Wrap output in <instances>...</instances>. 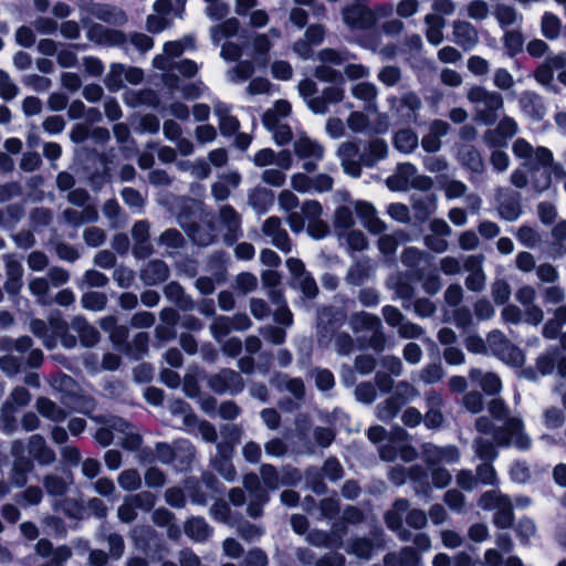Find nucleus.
<instances>
[{
	"label": "nucleus",
	"instance_id": "obj_5",
	"mask_svg": "<svg viewBox=\"0 0 566 566\" xmlns=\"http://www.w3.org/2000/svg\"><path fill=\"white\" fill-rule=\"evenodd\" d=\"M295 155L304 160L303 169L313 172L317 169V163L324 158V146L305 134H298L293 144Z\"/></svg>",
	"mask_w": 566,
	"mask_h": 566
},
{
	"label": "nucleus",
	"instance_id": "obj_9",
	"mask_svg": "<svg viewBox=\"0 0 566 566\" xmlns=\"http://www.w3.org/2000/svg\"><path fill=\"white\" fill-rule=\"evenodd\" d=\"M262 232L271 238V243L282 252L289 253L292 250L291 240L287 232L282 228L280 218H268L262 226Z\"/></svg>",
	"mask_w": 566,
	"mask_h": 566
},
{
	"label": "nucleus",
	"instance_id": "obj_35",
	"mask_svg": "<svg viewBox=\"0 0 566 566\" xmlns=\"http://www.w3.org/2000/svg\"><path fill=\"white\" fill-rule=\"evenodd\" d=\"M355 224L352 209L348 207H339L335 210L334 227L337 237L344 232L352 230Z\"/></svg>",
	"mask_w": 566,
	"mask_h": 566
},
{
	"label": "nucleus",
	"instance_id": "obj_57",
	"mask_svg": "<svg viewBox=\"0 0 566 566\" xmlns=\"http://www.w3.org/2000/svg\"><path fill=\"white\" fill-rule=\"evenodd\" d=\"M248 200L254 209H265L264 205L272 201V193L264 188H256L249 195Z\"/></svg>",
	"mask_w": 566,
	"mask_h": 566
},
{
	"label": "nucleus",
	"instance_id": "obj_62",
	"mask_svg": "<svg viewBox=\"0 0 566 566\" xmlns=\"http://www.w3.org/2000/svg\"><path fill=\"white\" fill-rule=\"evenodd\" d=\"M263 182L270 185V186H273V187H281L284 185L285 182V174H284V170L282 169H277V168H270V169H265L263 172H262V176H261Z\"/></svg>",
	"mask_w": 566,
	"mask_h": 566
},
{
	"label": "nucleus",
	"instance_id": "obj_51",
	"mask_svg": "<svg viewBox=\"0 0 566 566\" xmlns=\"http://www.w3.org/2000/svg\"><path fill=\"white\" fill-rule=\"evenodd\" d=\"M467 13L473 20H485L490 14V8L484 0H473L468 4Z\"/></svg>",
	"mask_w": 566,
	"mask_h": 566
},
{
	"label": "nucleus",
	"instance_id": "obj_41",
	"mask_svg": "<svg viewBox=\"0 0 566 566\" xmlns=\"http://www.w3.org/2000/svg\"><path fill=\"white\" fill-rule=\"evenodd\" d=\"M65 220L72 224H81L84 222H95L97 220V213L92 208H86L82 212L76 210L67 209L63 213Z\"/></svg>",
	"mask_w": 566,
	"mask_h": 566
},
{
	"label": "nucleus",
	"instance_id": "obj_43",
	"mask_svg": "<svg viewBox=\"0 0 566 566\" xmlns=\"http://www.w3.org/2000/svg\"><path fill=\"white\" fill-rule=\"evenodd\" d=\"M255 66H259L254 61H241L232 70L230 77L232 82H242L249 78L254 72Z\"/></svg>",
	"mask_w": 566,
	"mask_h": 566
},
{
	"label": "nucleus",
	"instance_id": "obj_59",
	"mask_svg": "<svg viewBox=\"0 0 566 566\" xmlns=\"http://www.w3.org/2000/svg\"><path fill=\"white\" fill-rule=\"evenodd\" d=\"M503 42L505 48L510 51V53L515 54L516 52L522 50L524 39L520 31L512 30L505 33Z\"/></svg>",
	"mask_w": 566,
	"mask_h": 566
},
{
	"label": "nucleus",
	"instance_id": "obj_52",
	"mask_svg": "<svg viewBox=\"0 0 566 566\" xmlns=\"http://www.w3.org/2000/svg\"><path fill=\"white\" fill-rule=\"evenodd\" d=\"M81 302L86 310L101 311L106 305V296L97 292L85 293Z\"/></svg>",
	"mask_w": 566,
	"mask_h": 566
},
{
	"label": "nucleus",
	"instance_id": "obj_39",
	"mask_svg": "<svg viewBox=\"0 0 566 566\" xmlns=\"http://www.w3.org/2000/svg\"><path fill=\"white\" fill-rule=\"evenodd\" d=\"M401 406L397 397L392 396L377 406V417L382 421H389L397 416Z\"/></svg>",
	"mask_w": 566,
	"mask_h": 566
},
{
	"label": "nucleus",
	"instance_id": "obj_55",
	"mask_svg": "<svg viewBox=\"0 0 566 566\" xmlns=\"http://www.w3.org/2000/svg\"><path fill=\"white\" fill-rule=\"evenodd\" d=\"M467 349L474 354H486L490 352L486 339L476 334H470L464 338Z\"/></svg>",
	"mask_w": 566,
	"mask_h": 566
},
{
	"label": "nucleus",
	"instance_id": "obj_26",
	"mask_svg": "<svg viewBox=\"0 0 566 566\" xmlns=\"http://www.w3.org/2000/svg\"><path fill=\"white\" fill-rule=\"evenodd\" d=\"M520 104L523 111L535 119H541L545 114V107L538 95L525 92L520 97Z\"/></svg>",
	"mask_w": 566,
	"mask_h": 566
},
{
	"label": "nucleus",
	"instance_id": "obj_4",
	"mask_svg": "<svg viewBox=\"0 0 566 566\" xmlns=\"http://www.w3.org/2000/svg\"><path fill=\"white\" fill-rule=\"evenodd\" d=\"M490 352L505 364L522 366L524 354L500 329H493L486 335Z\"/></svg>",
	"mask_w": 566,
	"mask_h": 566
},
{
	"label": "nucleus",
	"instance_id": "obj_19",
	"mask_svg": "<svg viewBox=\"0 0 566 566\" xmlns=\"http://www.w3.org/2000/svg\"><path fill=\"white\" fill-rule=\"evenodd\" d=\"M113 429L117 432V440L128 450H136L142 443V439L137 433L130 431V426L122 419L113 422Z\"/></svg>",
	"mask_w": 566,
	"mask_h": 566
},
{
	"label": "nucleus",
	"instance_id": "obj_2",
	"mask_svg": "<svg viewBox=\"0 0 566 566\" xmlns=\"http://www.w3.org/2000/svg\"><path fill=\"white\" fill-rule=\"evenodd\" d=\"M467 98L474 105L478 118L488 125L496 120L497 112L503 107L502 95L482 86L471 87L467 94Z\"/></svg>",
	"mask_w": 566,
	"mask_h": 566
},
{
	"label": "nucleus",
	"instance_id": "obj_46",
	"mask_svg": "<svg viewBox=\"0 0 566 566\" xmlns=\"http://www.w3.org/2000/svg\"><path fill=\"white\" fill-rule=\"evenodd\" d=\"M340 240H345L349 249L360 251L367 247V240L359 230L352 229L338 235Z\"/></svg>",
	"mask_w": 566,
	"mask_h": 566
},
{
	"label": "nucleus",
	"instance_id": "obj_31",
	"mask_svg": "<svg viewBox=\"0 0 566 566\" xmlns=\"http://www.w3.org/2000/svg\"><path fill=\"white\" fill-rule=\"evenodd\" d=\"M186 534L193 541L202 542L211 534V528L203 518L192 517L185 524Z\"/></svg>",
	"mask_w": 566,
	"mask_h": 566
},
{
	"label": "nucleus",
	"instance_id": "obj_36",
	"mask_svg": "<svg viewBox=\"0 0 566 566\" xmlns=\"http://www.w3.org/2000/svg\"><path fill=\"white\" fill-rule=\"evenodd\" d=\"M126 66L119 63L111 65V70L105 78V84L112 91H118L125 83Z\"/></svg>",
	"mask_w": 566,
	"mask_h": 566
},
{
	"label": "nucleus",
	"instance_id": "obj_34",
	"mask_svg": "<svg viewBox=\"0 0 566 566\" xmlns=\"http://www.w3.org/2000/svg\"><path fill=\"white\" fill-rule=\"evenodd\" d=\"M352 94L354 97L366 102L367 108L376 111L375 99L377 97V87L371 83L361 82L353 86Z\"/></svg>",
	"mask_w": 566,
	"mask_h": 566
},
{
	"label": "nucleus",
	"instance_id": "obj_56",
	"mask_svg": "<svg viewBox=\"0 0 566 566\" xmlns=\"http://www.w3.org/2000/svg\"><path fill=\"white\" fill-rule=\"evenodd\" d=\"M494 15L502 27H509L514 24L518 17L515 10L507 6H499L495 9Z\"/></svg>",
	"mask_w": 566,
	"mask_h": 566
},
{
	"label": "nucleus",
	"instance_id": "obj_15",
	"mask_svg": "<svg viewBox=\"0 0 566 566\" xmlns=\"http://www.w3.org/2000/svg\"><path fill=\"white\" fill-rule=\"evenodd\" d=\"M422 452L426 461L430 464L441 462L454 463L460 459L458 449L451 446L439 448L434 444L427 443L423 444Z\"/></svg>",
	"mask_w": 566,
	"mask_h": 566
},
{
	"label": "nucleus",
	"instance_id": "obj_3",
	"mask_svg": "<svg viewBox=\"0 0 566 566\" xmlns=\"http://www.w3.org/2000/svg\"><path fill=\"white\" fill-rule=\"evenodd\" d=\"M494 442L499 447H515L518 450L525 451L531 448L532 440L525 432L524 421L520 417H511L503 423V426L493 430Z\"/></svg>",
	"mask_w": 566,
	"mask_h": 566
},
{
	"label": "nucleus",
	"instance_id": "obj_42",
	"mask_svg": "<svg viewBox=\"0 0 566 566\" xmlns=\"http://www.w3.org/2000/svg\"><path fill=\"white\" fill-rule=\"evenodd\" d=\"M474 451L481 460L492 461L497 457L494 444L483 438H478L473 443Z\"/></svg>",
	"mask_w": 566,
	"mask_h": 566
},
{
	"label": "nucleus",
	"instance_id": "obj_63",
	"mask_svg": "<svg viewBox=\"0 0 566 566\" xmlns=\"http://www.w3.org/2000/svg\"><path fill=\"white\" fill-rule=\"evenodd\" d=\"M488 410L495 420H504L505 422L507 418H511L509 408L506 407L502 399L491 400Z\"/></svg>",
	"mask_w": 566,
	"mask_h": 566
},
{
	"label": "nucleus",
	"instance_id": "obj_11",
	"mask_svg": "<svg viewBox=\"0 0 566 566\" xmlns=\"http://www.w3.org/2000/svg\"><path fill=\"white\" fill-rule=\"evenodd\" d=\"M359 148L353 142H344L338 146L337 156L346 174L358 177L360 175Z\"/></svg>",
	"mask_w": 566,
	"mask_h": 566
},
{
	"label": "nucleus",
	"instance_id": "obj_17",
	"mask_svg": "<svg viewBox=\"0 0 566 566\" xmlns=\"http://www.w3.org/2000/svg\"><path fill=\"white\" fill-rule=\"evenodd\" d=\"M469 377L472 381L478 382L488 395H495L502 388L501 379L494 373H484L479 368H472Z\"/></svg>",
	"mask_w": 566,
	"mask_h": 566
},
{
	"label": "nucleus",
	"instance_id": "obj_13",
	"mask_svg": "<svg viewBox=\"0 0 566 566\" xmlns=\"http://www.w3.org/2000/svg\"><path fill=\"white\" fill-rule=\"evenodd\" d=\"M281 36V31L276 28H271L266 33L256 34L253 38V52L255 54V62L259 67H265L269 62L268 53L272 48V39L276 40Z\"/></svg>",
	"mask_w": 566,
	"mask_h": 566
},
{
	"label": "nucleus",
	"instance_id": "obj_47",
	"mask_svg": "<svg viewBox=\"0 0 566 566\" xmlns=\"http://www.w3.org/2000/svg\"><path fill=\"white\" fill-rule=\"evenodd\" d=\"M518 242L526 248H534L541 243V235L532 227L523 226L516 231Z\"/></svg>",
	"mask_w": 566,
	"mask_h": 566
},
{
	"label": "nucleus",
	"instance_id": "obj_20",
	"mask_svg": "<svg viewBox=\"0 0 566 566\" xmlns=\"http://www.w3.org/2000/svg\"><path fill=\"white\" fill-rule=\"evenodd\" d=\"M442 398L434 391H430L427 396L428 411L424 416V423L428 428H438L443 422V416L440 410Z\"/></svg>",
	"mask_w": 566,
	"mask_h": 566
},
{
	"label": "nucleus",
	"instance_id": "obj_23",
	"mask_svg": "<svg viewBox=\"0 0 566 566\" xmlns=\"http://www.w3.org/2000/svg\"><path fill=\"white\" fill-rule=\"evenodd\" d=\"M240 22L237 18H228L223 22L213 25L210 29V35L214 43H219L224 39L232 38L238 34Z\"/></svg>",
	"mask_w": 566,
	"mask_h": 566
},
{
	"label": "nucleus",
	"instance_id": "obj_10",
	"mask_svg": "<svg viewBox=\"0 0 566 566\" xmlns=\"http://www.w3.org/2000/svg\"><path fill=\"white\" fill-rule=\"evenodd\" d=\"M483 256L469 255L465 258L463 268L469 275L465 279V286L473 292H480L485 285V274L482 270Z\"/></svg>",
	"mask_w": 566,
	"mask_h": 566
},
{
	"label": "nucleus",
	"instance_id": "obj_27",
	"mask_svg": "<svg viewBox=\"0 0 566 566\" xmlns=\"http://www.w3.org/2000/svg\"><path fill=\"white\" fill-rule=\"evenodd\" d=\"M424 22L427 40L433 45H439L443 41L444 20L438 14H428Z\"/></svg>",
	"mask_w": 566,
	"mask_h": 566
},
{
	"label": "nucleus",
	"instance_id": "obj_32",
	"mask_svg": "<svg viewBox=\"0 0 566 566\" xmlns=\"http://www.w3.org/2000/svg\"><path fill=\"white\" fill-rule=\"evenodd\" d=\"M350 323L353 325V328L355 331H370L374 333H378L381 328V322L380 319L371 315L369 313L360 312L356 315H354L350 319Z\"/></svg>",
	"mask_w": 566,
	"mask_h": 566
},
{
	"label": "nucleus",
	"instance_id": "obj_37",
	"mask_svg": "<svg viewBox=\"0 0 566 566\" xmlns=\"http://www.w3.org/2000/svg\"><path fill=\"white\" fill-rule=\"evenodd\" d=\"M494 523L501 528H507L513 523L512 503L509 497L500 503L495 510Z\"/></svg>",
	"mask_w": 566,
	"mask_h": 566
},
{
	"label": "nucleus",
	"instance_id": "obj_1",
	"mask_svg": "<svg viewBox=\"0 0 566 566\" xmlns=\"http://www.w3.org/2000/svg\"><path fill=\"white\" fill-rule=\"evenodd\" d=\"M514 156L524 161L525 166L535 165L547 167L548 174L543 180H535L534 186L538 191H544L551 186V176L555 179L566 178V170L560 163L554 161L553 153L543 146L534 148L526 139L517 138L512 145Z\"/></svg>",
	"mask_w": 566,
	"mask_h": 566
},
{
	"label": "nucleus",
	"instance_id": "obj_54",
	"mask_svg": "<svg viewBox=\"0 0 566 566\" xmlns=\"http://www.w3.org/2000/svg\"><path fill=\"white\" fill-rule=\"evenodd\" d=\"M419 396V391L409 382L407 381H400L396 387V392L394 397H397V400L401 402V405H405L406 402L410 401L411 399Z\"/></svg>",
	"mask_w": 566,
	"mask_h": 566
},
{
	"label": "nucleus",
	"instance_id": "obj_38",
	"mask_svg": "<svg viewBox=\"0 0 566 566\" xmlns=\"http://www.w3.org/2000/svg\"><path fill=\"white\" fill-rule=\"evenodd\" d=\"M406 234L403 232H396L394 234H386L379 238L378 248L385 255H391L395 253L398 244L406 241Z\"/></svg>",
	"mask_w": 566,
	"mask_h": 566
},
{
	"label": "nucleus",
	"instance_id": "obj_45",
	"mask_svg": "<svg viewBox=\"0 0 566 566\" xmlns=\"http://www.w3.org/2000/svg\"><path fill=\"white\" fill-rule=\"evenodd\" d=\"M206 14L211 20H221L226 18L229 13V4L223 0H205Z\"/></svg>",
	"mask_w": 566,
	"mask_h": 566
},
{
	"label": "nucleus",
	"instance_id": "obj_12",
	"mask_svg": "<svg viewBox=\"0 0 566 566\" xmlns=\"http://www.w3.org/2000/svg\"><path fill=\"white\" fill-rule=\"evenodd\" d=\"M453 42L468 51L479 42L478 30L468 21L457 20L452 23Z\"/></svg>",
	"mask_w": 566,
	"mask_h": 566
},
{
	"label": "nucleus",
	"instance_id": "obj_6",
	"mask_svg": "<svg viewBox=\"0 0 566 566\" xmlns=\"http://www.w3.org/2000/svg\"><path fill=\"white\" fill-rule=\"evenodd\" d=\"M343 20L352 29H369L376 23V15L366 0H354L343 9Z\"/></svg>",
	"mask_w": 566,
	"mask_h": 566
},
{
	"label": "nucleus",
	"instance_id": "obj_49",
	"mask_svg": "<svg viewBox=\"0 0 566 566\" xmlns=\"http://www.w3.org/2000/svg\"><path fill=\"white\" fill-rule=\"evenodd\" d=\"M522 307V316L525 323L537 326L543 322L544 312L535 302Z\"/></svg>",
	"mask_w": 566,
	"mask_h": 566
},
{
	"label": "nucleus",
	"instance_id": "obj_18",
	"mask_svg": "<svg viewBox=\"0 0 566 566\" xmlns=\"http://www.w3.org/2000/svg\"><path fill=\"white\" fill-rule=\"evenodd\" d=\"M29 452L42 464H49L55 460L54 452L46 446L40 434H33L28 443Z\"/></svg>",
	"mask_w": 566,
	"mask_h": 566
},
{
	"label": "nucleus",
	"instance_id": "obj_25",
	"mask_svg": "<svg viewBox=\"0 0 566 566\" xmlns=\"http://www.w3.org/2000/svg\"><path fill=\"white\" fill-rule=\"evenodd\" d=\"M92 13L97 19L107 23L123 24L126 21V15L123 10L107 4H94Z\"/></svg>",
	"mask_w": 566,
	"mask_h": 566
},
{
	"label": "nucleus",
	"instance_id": "obj_48",
	"mask_svg": "<svg viewBox=\"0 0 566 566\" xmlns=\"http://www.w3.org/2000/svg\"><path fill=\"white\" fill-rule=\"evenodd\" d=\"M543 418L545 427L551 430L560 428L565 422L564 412L557 407L545 409Z\"/></svg>",
	"mask_w": 566,
	"mask_h": 566
},
{
	"label": "nucleus",
	"instance_id": "obj_44",
	"mask_svg": "<svg viewBox=\"0 0 566 566\" xmlns=\"http://www.w3.org/2000/svg\"><path fill=\"white\" fill-rule=\"evenodd\" d=\"M117 482L125 491H135L142 485L139 473L133 469L123 471L118 475Z\"/></svg>",
	"mask_w": 566,
	"mask_h": 566
},
{
	"label": "nucleus",
	"instance_id": "obj_60",
	"mask_svg": "<svg viewBox=\"0 0 566 566\" xmlns=\"http://www.w3.org/2000/svg\"><path fill=\"white\" fill-rule=\"evenodd\" d=\"M443 377L441 364H431L421 370L420 378L426 384L438 382Z\"/></svg>",
	"mask_w": 566,
	"mask_h": 566
},
{
	"label": "nucleus",
	"instance_id": "obj_61",
	"mask_svg": "<svg viewBox=\"0 0 566 566\" xmlns=\"http://www.w3.org/2000/svg\"><path fill=\"white\" fill-rule=\"evenodd\" d=\"M291 187L301 193L312 191V177L304 172H296L291 176Z\"/></svg>",
	"mask_w": 566,
	"mask_h": 566
},
{
	"label": "nucleus",
	"instance_id": "obj_16",
	"mask_svg": "<svg viewBox=\"0 0 566 566\" xmlns=\"http://www.w3.org/2000/svg\"><path fill=\"white\" fill-rule=\"evenodd\" d=\"M409 504L405 500H399L395 503L394 509L386 513V523L389 528L397 531L402 541L409 538V533L402 528V518L408 511Z\"/></svg>",
	"mask_w": 566,
	"mask_h": 566
},
{
	"label": "nucleus",
	"instance_id": "obj_64",
	"mask_svg": "<svg viewBox=\"0 0 566 566\" xmlns=\"http://www.w3.org/2000/svg\"><path fill=\"white\" fill-rule=\"evenodd\" d=\"M357 400L364 403H371L376 399V389L370 382H363L355 389Z\"/></svg>",
	"mask_w": 566,
	"mask_h": 566
},
{
	"label": "nucleus",
	"instance_id": "obj_58",
	"mask_svg": "<svg viewBox=\"0 0 566 566\" xmlns=\"http://www.w3.org/2000/svg\"><path fill=\"white\" fill-rule=\"evenodd\" d=\"M476 480L486 485L497 484L496 472L492 464L483 463L476 468Z\"/></svg>",
	"mask_w": 566,
	"mask_h": 566
},
{
	"label": "nucleus",
	"instance_id": "obj_40",
	"mask_svg": "<svg viewBox=\"0 0 566 566\" xmlns=\"http://www.w3.org/2000/svg\"><path fill=\"white\" fill-rule=\"evenodd\" d=\"M560 25V20L552 13H545L542 18V33L545 38L549 40H554L559 35Z\"/></svg>",
	"mask_w": 566,
	"mask_h": 566
},
{
	"label": "nucleus",
	"instance_id": "obj_21",
	"mask_svg": "<svg viewBox=\"0 0 566 566\" xmlns=\"http://www.w3.org/2000/svg\"><path fill=\"white\" fill-rule=\"evenodd\" d=\"M72 327L77 332L81 343L85 347L95 346L99 340V334L94 326L87 324L82 317H75L72 322Z\"/></svg>",
	"mask_w": 566,
	"mask_h": 566
},
{
	"label": "nucleus",
	"instance_id": "obj_33",
	"mask_svg": "<svg viewBox=\"0 0 566 566\" xmlns=\"http://www.w3.org/2000/svg\"><path fill=\"white\" fill-rule=\"evenodd\" d=\"M214 113L219 117L220 130L223 135H232L239 128V122L235 117L230 115L229 108L223 104L214 106Z\"/></svg>",
	"mask_w": 566,
	"mask_h": 566
},
{
	"label": "nucleus",
	"instance_id": "obj_8",
	"mask_svg": "<svg viewBox=\"0 0 566 566\" xmlns=\"http://www.w3.org/2000/svg\"><path fill=\"white\" fill-rule=\"evenodd\" d=\"M209 386L218 394H235L242 390L243 380L237 371L223 369L209 379Z\"/></svg>",
	"mask_w": 566,
	"mask_h": 566
},
{
	"label": "nucleus",
	"instance_id": "obj_24",
	"mask_svg": "<svg viewBox=\"0 0 566 566\" xmlns=\"http://www.w3.org/2000/svg\"><path fill=\"white\" fill-rule=\"evenodd\" d=\"M418 145L419 138L411 129H400L394 136V146L402 154H411Z\"/></svg>",
	"mask_w": 566,
	"mask_h": 566
},
{
	"label": "nucleus",
	"instance_id": "obj_50",
	"mask_svg": "<svg viewBox=\"0 0 566 566\" xmlns=\"http://www.w3.org/2000/svg\"><path fill=\"white\" fill-rule=\"evenodd\" d=\"M19 93L18 86L11 81L8 73L0 70V96L10 101L14 98Z\"/></svg>",
	"mask_w": 566,
	"mask_h": 566
},
{
	"label": "nucleus",
	"instance_id": "obj_53",
	"mask_svg": "<svg viewBox=\"0 0 566 566\" xmlns=\"http://www.w3.org/2000/svg\"><path fill=\"white\" fill-rule=\"evenodd\" d=\"M506 497L499 491H488L480 497L479 506L488 511L496 510Z\"/></svg>",
	"mask_w": 566,
	"mask_h": 566
},
{
	"label": "nucleus",
	"instance_id": "obj_30",
	"mask_svg": "<svg viewBox=\"0 0 566 566\" xmlns=\"http://www.w3.org/2000/svg\"><path fill=\"white\" fill-rule=\"evenodd\" d=\"M291 113V104L285 99H279L271 109H268L262 117L265 127H272L275 122L285 118Z\"/></svg>",
	"mask_w": 566,
	"mask_h": 566
},
{
	"label": "nucleus",
	"instance_id": "obj_7",
	"mask_svg": "<svg viewBox=\"0 0 566 566\" xmlns=\"http://www.w3.org/2000/svg\"><path fill=\"white\" fill-rule=\"evenodd\" d=\"M31 400V395L24 387L14 388L6 401L1 406L0 419L4 429L10 431L13 428L15 413L23 407L28 406Z\"/></svg>",
	"mask_w": 566,
	"mask_h": 566
},
{
	"label": "nucleus",
	"instance_id": "obj_28",
	"mask_svg": "<svg viewBox=\"0 0 566 566\" xmlns=\"http://www.w3.org/2000/svg\"><path fill=\"white\" fill-rule=\"evenodd\" d=\"M388 146L382 139H375L370 142L368 149L365 154L360 155L359 159L365 166L371 167L378 160L387 156Z\"/></svg>",
	"mask_w": 566,
	"mask_h": 566
},
{
	"label": "nucleus",
	"instance_id": "obj_22",
	"mask_svg": "<svg viewBox=\"0 0 566 566\" xmlns=\"http://www.w3.org/2000/svg\"><path fill=\"white\" fill-rule=\"evenodd\" d=\"M220 220L227 227V240L233 241L237 239L241 228L240 216L230 206H223L220 209Z\"/></svg>",
	"mask_w": 566,
	"mask_h": 566
},
{
	"label": "nucleus",
	"instance_id": "obj_29",
	"mask_svg": "<svg viewBox=\"0 0 566 566\" xmlns=\"http://www.w3.org/2000/svg\"><path fill=\"white\" fill-rule=\"evenodd\" d=\"M35 408L42 417L52 421H63L66 418V412L64 409L60 408L55 402L44 397L36 399Z\"/></svg>",
	"mask_w": 566,
	"mask_h": 566
},
{
	"label": "nucleus",
	"instance_id": "obj_14",
	"mask_svg": "<svg viewBox=\"0 0 566 566\" xmlns=\"http://www.w3.org/2000/svg\"><path fill=\"white\" fill-rule=\"evenodd\" d=\"M353 207L368 231L373 233H381L385 231L386 224L377 217V211L371 203L367 201H356Z\"/></svg>",
	"mask_w": 566,
	"mask_h": 566
}]
</instances>
